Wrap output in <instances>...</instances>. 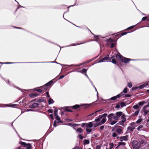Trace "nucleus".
Returning a JSON list of instances; mask_svg holds the SVG:
<instances>
[{"instance_id":"21","label":"nucleus","mask_w":149,"mask_h":149,"mask_svg":"<svg viewBox=\"0 0 149 149\" xmlns=\"http://www.w3.org/2000/svg\"><path fill=\"white\" fill-rule=\"evenodd\" d=\"M54 101L51 98H49L48 100V104H53L54 103Z\"/></svg>"},{"instance_id":"53","label":"nucleus","mask_w":149,"mask_h":149,"mask_svg":"<svg viewBox=\"0 0 149 149\" xmlns=\"http://www.w3.org/2000/svg\"><path fill=\"white\" fill-rule=\"evenodd\" d=\"M73 149H82V148L81 147H79L78 146H75V147L73 148Z\"/></svg>"},{"instance_id":"57","label":"nucleus","mask_w":149,"mask_h":149,"mask_svg":"<svg viewBox=\"0 0 149 149\" xmlns=\"http://www.w3.org/2000/svg\"><path fill=\"white\" fill-rule=\"evenodd\" d=\"M131 96V95H130L129 94H126L125 95V97H130Z\"/></svg>"},{"instance_id":"20","label":"nucleus","mask_w":149,"mask_h":149,"mask_svg":"<svg viewBox=\"0 0 149 149\" xmlns=\"http://www.w3.org/2000/svg\"><path fill=\"white\" fill-rule=\"evenodd\" d=\"M90 141L89 140L87 139H84V145H86L89 144Z\"/></svg>"},{"instance_id":"40","label":"nucleus","mask_w":149,"mask_h":149,"mask_svg":"<svg viewBox=\"0 0 149 149\" xmlns=\"http://www.w3.org/2000/svg\"><path fill=\"white\" fill-rule=\"evenodd\" d=\"M145 102H141L139 103L138 104L139 106H143L145 103Z\"/></svg>"},{"instance_id":"59","label":"nucleus","mask_w":149,"mask_h":149,"mask_svg":"<svg viewBox=\"0 0 149 149\" xmlns=\"http://www.w3.org/2000/svg\"><path fill=\"white\" fill-rule=\"evenodd\" d=\"M15 63L14 62H6L4 63H3L5 64H13Z\"/></svg>"},{"instance_id":"16","label":"nucleus","mask_w":149,"mask_h":149,"mask_svg":"<svg viewBox=\"0 0 149 149\" xmlns=\"http://www.w3.org/2000/svg\"><path fill=\"white\" fill-rule=\"evenodd\" d=\"M80 106L78 104H76L72 106L69 107V108H70L73 109H76L80 107Z\"/></svg>"},{"instance_id":"8","label":"nucleus","mask_w":149,"mask_h":149,"mask_svg":"<svg viewBox=\"0 0 149 149\" xmlns=\"http://www.w3.org/2000/svg\"><path fill=\"white\" fill-rule=\"evenodd\" d=\"M19 143L26 149H31L32 148V146L29 143H26L25 142L21 141L19 142Z\"/></svg>"},{"instance_id":"56","label":"nucleus","mask_w":149,"mask_h":149,"mask_svg":"<svg viewBox=\"0 0 149 149\" xmlns=\"http://www.w3.org/2000/svg\"><path fill=\"white\" fill-rule=\"evenodd\" d=\"M47 111L49 113H53V110L52 109H49Z\"/></svg>"},{"instance_id":"14","label":"nucleus","mask_w":149,"mask_h":149,"mask_svg":"<svg viewBox=\"0 0 149 149\" xmlns=\"http://www.w3.org/2000/svg\"><path fill=\"white\" fill-rule=\"evenodd\" d=\"M138 141L140 143L141 147L146 144L145 141L143 139H140Z\"/></svg>"},{"instance_id":"6","label":"nucleus","mask_w":149,"mask_h":149,"mask_svg":"<svg viewBox=\"0 0 149 149\" xmlns=\"http://www.w3.org/2000/svg\"><path fill=\"white\" fill-rule=\"evenodd\" d=\"M135 123L134 122L131 123L130 124V126L127 127V131L128 132L133 131L135 128Z\"/></svg>"},{"instance_id":"47","label":"nucleus","mask_w":149,"mask_h":149,"mask_svg":"<svg viewBox=\"0 0 149 149\" xmlns=\"http://www.w3.org/2000/svg\"><path fill=\"white\" fill-rule=\"evenodd\" d=\"M112 136L113 137H115L117 136V134L116 133L113 132L112 134Z\"/></svg>"},{"instance_id":"12","label":"nucleus","mask_w":149,"mask_h":149,"mask_svg":"<svg viewBox=\"0 0 149 149\" xmlns=\"http://www.w3.org/2000/svg\"><path fill=\"white\" fill-rule=\"evenodd\" d=\"M38 104L37 103H33L32 104L30 105V107L32 109H34L36 107H38Z\"/></svg>"},{"instance_id":"17","label":"nucleus","mask_w":149,"mask_h":149,"mask_svg":"<svg viewBox=\"0 0 149 149\" xmlns=\"http://www.w3.org/2000/svg\"><path fill=\"white\" fill-rule=\"evenodd\" d=\"M148 85V83L144 84H142V85L139 86V87H138V88H139V89H141L144 88V87L147 86Z\"/></svg>"},{"instance_id":"48","label":"nucleus","mask_w":149,"mask_h":149,"mask_svg":"<svg viewBox=\"0 0 149 149\" xmlns=\"http://www.w3.org/2000/svg\"><path fill=\"white\" fill-rule=\"evenodd\" d=\"M115 108H116V109L119 108H120V104L119 103H118V104H117Z\"/></svg>"},{"instance_id":"9","label":"nucleus","mask_w":149,"mask_h":149,"mask_svg":"<svg viewBox=\"0 0 149 149\" xmlns=\"http://www.w3.org/2000/svg\"><path fill=\"white\" fill-rule=\"evenodd\" d=\"M111 58L110 59L109 58V54L106 55V56L103 58L102 59L100 60L98 62L99 63L105 62L107 61H110L111 60Z\"/></svg>"},{"instance_id":"41","label":"nucleus","mask_w":149,"mask_h":149,"mask_svg":"<svg viewBox=\"0 0 149 149\" xmlns=\"http://www.w3.org/2000/svg\"><path fill=\"white\" fill-rule=\"evenodd\" d=\"M113 143H111L110 144L109 149H112L113 147Z\"/></svg>"},{"instance_id":"36","label":"nucleus","mask_w":149,"mask_h":149,"mask_svg":"<svg viewBox=\"0 0 149 149\" xmlns=\"http://www.w3.org/2000/svg\"><path fill=\"white\" fill-rule=\"evenodd\" d=\"M86 132H88V133H90L92 131V129L91 128L89 129H88L86 128Z\"/></svg>"},{"instance_id":"1","label":"nucleus","mask_w":149,"mask_h":149,"mask_svg":"<svg viewBox=\"0 0 149 149\" xmlns=\"http://www.w3.org/2000/svg\"><path fill=\"white\" fill-rule=\"evenodd\" d=\"M115 114L116 115H114L113 113H111L108 116V120L110 122V124L111 125H113L116 123L119 120L120 117L121 116L122 120H125V122L126 121L125 116L124 114H123L122 112H116Z\"/></svg>"},{"instance_id":"58","label":"nucleus","mask_w":149,"mask_h":149,"mask_svg":"<svg viewBox=\"0 0 149 149\" xmlns=\"http://www.w3.org/2000/svg\"><path fill=\"white\" fill-rule=\"evenodd\" d=\"M53 126L54 127H56V120H55L54 122Z\"/></svg>"},{"instance_id":"44","label":"nucleus","mask_w":149,"mask_h":149,"mask_svg":"<svg viewBox=\"0 0 149 149\" xmlns=\"http://www.w3.org/2000/svg\"><path fill=\"white\" fill-rule=\"evenodd\" d=\"M135 26H130V27L128 28L126 30H129L131 29H133L134 28V27Z\"/></svg>"},{"instance_id":"19","label":"nucleus","mask_w":149,"mask_h":149,"mask_svg":"<svg viewBox=\"0 0 149 149\" xmlns=\"http://www.w3.org/2000/svg\"><path fill=\"white\" fill-rule=\"evenodd\" d=\"M118 97H119V96H118L117 95L116 96H114L113 97H111L110 99L108 100H116L117 98H119Z\"/></svg>"},{"instance_id":"11","label":"nucleus","mask_w":149,"mask_h":149,"mask_svg":"<svg viewBox=\"0 0 149 149\" xmlns=\"http://www.w3.org/2000/svg\"><path fill=\"white\" fill-rule=\"evenodd\" d=\"M128 136L126 135L124 136H121L119 137L120 141H123V140L127 141L128 140Z\"/></svg>"},{"instance_id":"3","label":"nucleus","mask_w":149,"mask_h":149,"mask_svg":"<svg viewBox=\"0 0 149 149\" xmlns=\"http://www.w3.org/2000/svg\"><path fill=\"white\" fill-rule=\"evenodd\" d=\"M132 145L134 149H139L141 147L140 143L137 141H133Z\"/></svg>"},{"instance_id":"24","label":"nucleus","mask_w":149,"mask_h":149,"mask_svg":"<svg viewBox=\"0 0 149 149\" xmlns=\"http://www.w3.org/2000/svg\"><path fill=\"white\" fill-rule=\"evenodd\" d=\"M69 107H65V111L68 112H72L73 111L72 110L69 109L71 108H69Z\"/></svg>"},{"instance_id":"35","label":"nucleus","mask_w":149,"mask_h":149,"mask_svg":"<svg viewBox=\"0 0 149 149\" xmlns=\"http://www.w3.org/2000/svg\"><path fill=\"white\" fill-rule=\"evenodd\" d=\"M139 112V110H137L136 111H135L133 114V115L134 116H137Z\"/></svg>"},{"instance_id":"62","label":"nucleus","mask_w":149,"mask_h":149,"mask_svg":"<svg viewBox=\"0 0 149 149\" xmlns=\"http://www.w3.org/2000/svg\"><path fill=\"white\" fill-rule=\"evenodd\" d=\"M86 123H83L82 124L81 126L82 127H83L85 126L86 127Z\"/></svg>"},{"instance_id":"50","label":"nucleus","mask_w":149,"mask_h":149,"mask_svg":"<svg viewBox=\"0 0 149 149\" xmlns=\"http://www.w3.org/2000/svg\"><path fill=\"white\" fill-rule=\"evenodd\" d=\"M149 112V111L147 110H145L144 111V115H145L148 114Z\"/></svg>"},{"instance_id":"64","label":"nucleus","mask_w":149,"mask_h":149,"mask_svg":"<svg viewBox=\"0 0 149 149\" xmlns=\"http://www.w3.org/2000/svg\"><path fill=\"white\" fill-rule=\"evenodd\" d=\"M149 107V103L147 105H146L144 107H143V108L144 109H146V107Z\"/></svg>"},{"instance_id":"4","label":"nucleus","mask_w":149,"mask_h":149,"mask_svg":"<svg viewBox=\"0 0 149 149\" xmlns=\"http://www.w3.org/2000/svg\"><path fill=\"white\" fill-rule=\"evenodd\" d=\"M106 41L108 42H109V43H112L111 45L110 48H112L114 47L116 45V41L115 40H114L112 39L111 38H110L106 40Z\"/></svg>"},{"instance_id":"42","label":"nucleus","mask_w":149,"mask_h":149,"mask_svg":"<svg viewBox=\"0 0 149 149\" xmlns=\"http://www.w3.org/2000/svg\"><path fill=\"white\" fill-rule=\"evenodd\" d=\"M142 118H139L136 122V123H140L142 121Z\"/></svg>"},{"instance_id":"37","label":"nucleus","mask_w":149,"mask_h":149,"mask_svg":"<svg viewBox=\"0 0 149 149\" xmlns=\"http://www.w3.org/2000/svg\"><path fill=\"white\" fill-rule=\"evenodd\" d=\"M101 119V118H100V117H99H99L95 119V121L96 122H99L100 121V119Z\"/></svg>"},{"instance_id":"15","label":"nucleus","mask_w":149,"mask_h":149,"mask_svg":"<svg viewBox=\"0 0 149 149\" xmlns=\"http://www.w3.org/2000/svg\"><path fill=\"white\" fill-rule=\"evenodd\" d=\"M40 88L42 90V91H45L48 88V87L46 86L45 84L40 87Z\"/></svg>"},{"instance_id":"52","label":"nucleus","mask_w":149,"mask_h":149,"mask_svg":"<svg viewBox=\"0 0 149 149\" xmlns=\"http://www.w3.org/2000/svg\"><path fill=\"white\" fill-rule=\"evenodd\" d=\"M138 88V87L137 86H135V87H133L132 88V91L135 90H136Z\"/></svg>"},{"instance_id":"55","label":"nucleus","mask_w":149,"mask_h":149,"mask_svg":"<svg viewBox=\"0 0 149 149\" xmlns=\"http://www.w3.org/2000/svg\"><path fill=\"white\" fill-rule=\"evenodd\" d=\"M147 18H148L147 17H144L142 18V21L145 20H146Z\"/></svg>"},{"instance_id":"33","label":"nucleus","mask_w":149,"mask_h":149,"mask_svg":"<svg viewBox=\"0 0 149 149\" xmlns=\"http://www.w3.org/2000/svg\"><path fill=\"white\" fill-rule=\"evenodd\" d=\"M128 89L127 87H125L123 91V92L125 93H127V90Z\"/></svg>"},{"instance_id":"60","label":"nucleus","mask_w":149,"mask_h":149,"mask_svg":"<svg viewBox=\"0 0 149 149\" xmlns=\"http://www.w3.org/2000/svg\"><path fill=\"white\" fill-rule=\"evenodd\" d=\"M46 94L47 95V97L49 98H50V96L49 95V93L48 92H47L46 93Z\"/></svg>"},{"instance_id":"27","label":"nucleus","mask_w":149,"mask_h":149,"mask_svg":"<svg viewBox=\"0 0 149 149\" xmlns=\"http://www.w3.org/2000/svg\"><path fill=\"white\" fill-rule=\"evenodd\" d=\"M8 106L10 107L16 108L17 107V104H9Z\"/></svg>"},{"instance_id":"54","label":"nucleus","mask_w":149,"mask_h":149,"mask_svg":"<svg viewBox=\"0 0 149 149\" xmlns=\"http://www.w3.org/2000/svg\"><path fill=\"white\" fill-rule=\"evenodd\" d=\"M101 148V146L98 145L96 147V149H100Z\"/></svg>"},{"instance_id":"63","label":"nucleus","mask_w":149,"mask_h":149,"mask_svg":"<svg viewBox=\"0 0 149 149\" xmlns=\"http://www.w3.org/2000/svg\"><path fill=\"white\" fill-rule=\"evenodd\" d=\"M49 116L52 119H53V120L54 119L53 116V114H51L49 115Z\"/></svg>"},{"instance_id":"29","label":"nucleus","mask_w":149,"mask_h":149,"mask_svg":"<svg viewBox=\"0 0 149 149\" xmlns=\"http://www.w3.org/2000/svg\"><path fill=\"white\" fill-rule=\"evenodd\" d=\"M77 131L79 133H81L83 132V130L81 128H79L77 129Z\"/></svg>"},{"instance_id":"51","label":"nucleus","mask_w":149,"mask_h":149,"mask_svg":"<svg viewBox=\"0 0 149 149\" xmlns=\"http://www.w3.org/2000/svg\"><path fill=\"white\" fill-rule=\"evenodd\" d=\"M79 137L81 139H82L84 138V137L81 134L79 135Z\"/></svg>"},{"instance_id":"45","label":"nucleus","mask_w":149,"mask_h":149,"mask_svg":"<svg viewBox=\"0 0 149 149\" xmlns=\"http://www.w3.org/2000/svg\"><path fill=\"white\" fill-rule=\"evenodd\" d=\"M123 92L117 95L118 96H119V97H118V98H119L120 97H121L122 96L124 95V94H123Z\"/></svg>"},{"instance_id":"43","label":"nucleus","mask_w":149,"mask_h":149,"mask_svg":"<svg viewBox=\"0 0 149 149\" xmlns=\"http://www.w3.org/2000/svg\"><path fill=\"white\" fill-rule=\"evenodd\" d=\"M143 127V126L142 125H139V127H138V128H137V130L138 131H140V129H141Z\"/></svg>"},{"instance_id":"5","label":"nucleus","mask_w":149,"mask_h":149,"mask_svg":"<svg viewBox=\"0 0 149 149\" xmlns=\"http://www.w3.org/2000/svg\"><path fill=\"white\" fill-rule=\"evenodd\" d=\"M129 32H124L122 33H118V34L114 36V39L115 40L117 41V40L120 37L122 36H123L126 34L128 33Z\"/></svg>"},{"instance_id":"61","label":"nucleus","mask_w":149,"mask_h":149,"mask_svg":"<svg viewBox=\"0 0 149 149\" xmlns=\"http://www.w3.org/2000/svg\"><path fill=\"white\" fill-rule=\"evenodd\" d=\"M104 125H102V126H101L100 127V130H102L104 127Z\"/></svg>"},{"instance_id":"7","label":"nucleus","mask_w":149,"mask_h":149,"mask_svg":"<svg viewBox=\"0 0 149 149\" xmlns=\"http://www.w3.org/2000/svg\"><path fill=\"white\" fill-rule=\"evenodd\" d=\"M115 129L116 131L118 134L119 135L123 133V127L122 126H117V127H115Z\"/></svg>"},{"instance_id":"23","label":"nucleus","mask_w":149,"mask_h":149,"mask_svg":"<svg viewBox=\"0 0 149 149\" xmlns=\"http://www.w3.org/2000/svg\"><path fill=\"white\" fill-rule=\"evenodd\" d=\"M126 144V143L125 142H120L118 143V145L117 146V148H119L120 146H125Z\"/></svg>"},{"instance_id":"10","label":"nucleus","mask_w":149,"mask_h":149,"mask_svg":"<svg viewBox=\"0 0 149 149\" xmlns=\"http://www.w3.org/2000/svg\"><path fill=\"white\" fill-rule=\"evenodd\" d=\"M125 122V120H122L121 121H119V122L118 123L115 125V127H117V126H120L119 125H121L123 126L124 125V123Z\"/></svg>"},{"instance_id":"31","label":"nucleus","mask_w":149,"mask_h":149,"mask_svg":"<svg viewBox=\"0 0 149 149\" xmlns=\"http://www.w3.org/2000/svg\"><path fill=\"white\" fill-rule=\"evenodd\" d=\"M125 106H126V104L124 102H121L120 106L122 108L125 107Z\"/></svg>"},{"instance_id":"18","label":"nucleus","mask_w":149,"mask_h":149,"mask_svg":"<svg viewBox=\"0 0 149 149\" xmlns=\"http://www.w3.org/2000/svg\"><path fill=\"white\" fill-rule=\"evenodd\" d=\"M93 126L92 122H90L88 123H86V127L91 128Z\"/></svg>"},{"instance_id":"32","label":"nucleus","mask_w":149,"mask_h":149,"mask_svg":"<svg viewBox=\"0 0 149 149\" xmlns=\"http://www.w3.org/2000/svg\"><path fill=\"white\" fill-rule=\"evenodd\" d=\"M86 71L87 70L85 68H84L80 72L82 74H84L86 73Z\"/></svg>"},{"instance_id":"28","label":"nucleus","mask_w":149,"mask_h":149,"mask_svg":"<svg viewBox=\"0 0 149 149\" xmlns=\"http://www.w3.org/2000/svg\"><path fill=\"white\" fill-rule=\"evenodd\" d=\"M34 91H37L39 93H41L42 92V90L41 89H37L35 88L34 89Z\"/></svg>"},{"instance_id":"2","label":"nucleus","mask_w":149,"mask_h":149,"mask_svg":"<svg viewBox=\"0 0 149 149\" xmlns=\"http://www.w3.org/2000/svg\"><path fill=\"white\" fill-rule=\"evenodd\" d=\"M116 58L119 61V63L117 62L115 58H113L111 62L113 64H116L118 66L123 65V63H129L132 59L124 57L120 53H118L116 55Z\"/></svg>"},{"instance_id":"49","label":"nucleus","mask_w":149,"mask_h":149,"mask_svg":"<svg viewBox=\"0 0 149 149\" xmlns=\"http://www.w3.org/2000/svg\"><path fill=\"white\" fill-rule=\"evenodd\" d=\"M83 43H82V42H81L80 43H77V44L73 43V44H72V46H76V45H81V44H82Z\"/></svg>"},{"instance_id":"34","label":"nucleus","mask_w":149,"mask_h":149,"mask_svg":"<svg viewBox=\"0 0 149 149\" xmlns=\"http://www.w3.org/2000/svg\"><path fill=\"white\" fill-rule=\"evenodd\" d=\"M107 119L106 118H103L102 120H101V123L103 124L106 121Z\"/></svg>"},{"instance_id":"25","label":"nucleus","mask_w":149,"mask_h":149,"mask_svg":"<svg viewBox=\"0 0 149 149\" xmlns=\"http://www.w3.org/2000/svg\"><path fill=\"white\" fill-rule=\"evenodd\" d=\"M53 83V81L52 80L50 81H49V82H48V83H47L45 84L46 85V86H47V87H48V86H49L50 85H51Z\"/></svg>"},{"instance_id":"13","label":"nucleus","mask_w":149,"mask_h":149,"mask_svg":"<svg viewBox=\"0 0 149 149\" xmlns=\"http://www.w3.org/2000/svg\"><path fill=\"white\" fill-rule=\"evenodd\" d=\"M39 95L38 93H32L30 94L29 96L30 97L33 98L38 96H39Z\"/></svg>"},{"instance_id":"39","label":"nucleus","mask_w":149,"mask_h":149,"mask_svg":"<svg viewBox=\"0 0 149 149\" xmlns=\"http://www.w3.org/2000/svg\"><path fill=\"white\" fill-rule=\"evenodd\" d=\"M127 85L130 88H131L132 86V85L131 83L128 82V83Z\"/></svg>"},{"instance_id":"22","label":"nucleus","mask_w":149,"mask_h":149,"mask_svg":"<svg viewBox=\"0 0 149 149\" xmlns=\"http://www.w3.org/2000/svg\"><path fill=\"white\" fill-rule=\"evenodd\" d=\"M107 113H104L102 115H100L99 116V117H100L101 118H106V117L107 116Z\"/></svg>"},{"instance_id":"46","label":"nucleus","mask_w":149,"mask_h":149,"mask_svg":"<svg viewBox=\"0 0 149 149\" xmlns=\"http://www.w3.org/2000/svg\"><path fill=\"white\" fill-rule=\"evenodd\" d=\"M55 116L56 119L57 120L59 121V120H60V118L58 115Z\"/></svg>"},{"instance_id":"26","label":"nucleus","mask_w":149,"mask_h":149,"mask_svg":"<svg viewBox=\"0 0 149 149\" xmlns=\"http://www.w3.org/2000/svg\"><path fill=\"white\" fill-rule=\"evenodd\" d=\"M54 108H55V109L54 111V114L55 116L57 115L58 113V109L57 108H55L54 107H53Z\"/></svg>"},{"instance_id":"38","label":"nucleus","mask_w":149,"mask_h":149,"mask_svg":"<svg viewBox=\"0 0 149 149\" xmlns=\"http://www.w3.org/2000/svg\"><path fill=\"white\" fill-rule=\"evenodd\" d=\"M139 108V106L138 104H136V105H134L133 107V108L136 109H137Z\"/></svg>"},{"instance_id":"30","label":"nucleus","mask_w":149,"mask_h":149,"mask_svg":"<svg viewBox=\"0 0 149 149\" xmlns=\"http://www.w3.org/2000/svg\"><path fill=\"white\" fill-rule=\"evenodd\" d=\"M45 101V100L44 99L42 98V99H39L38 100H37L36 101V102H44V101Z\"/></svg>"}]
</instances>
